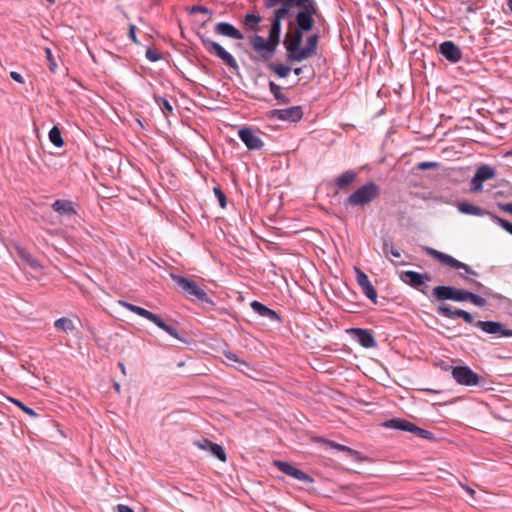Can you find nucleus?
I'll return each mask as SVG.
<instances>
[{
  "instance_id": "1",
  "label": "nucleus",
  "mask_w": 512,
  "mask_h": 512,
  "mask_svg": "<svg viewBox=\"0 0 512 512\" xmlns=\"http://www.w3.org/2000/svg\"><path fill=\"white\" fill-rule=\"evenodd\" d=\"M303 34L299 32H287L284 37L286 59L289 62H302L316 54L318 35L312 34L307 38L306 46L301 47Z\"/></svg>"
},
{
  "instance_id": "2",
  "label": "nucleus",
  "mask_w": 512,
  "mask_h": 512,
  "mask_svg": "<svg viewBox=\"0 0 512 512\" xmlns=\"http://www.w3.org/2000/svg\"><path fill=\"white\" fill-rule=\"evenodd\" d=\"M317 12L318 8L314 0H303L301 2L300 10L296 14L295 19L297 27L293 32H299L303 34V32L311 31L314 27L313 16L317 14Z\"/></svg>"
},
{
  "instance_id": "3",
  "label": "nucleus",
  "mask_w": 512,
  "mask_h": 512,
  "mask_svg": "<svg viewBox=\"0 0 512 512\" xmlns=\"http://www.w3.org/2000/svg\"><path fill=\"white\" fill-rule=\"evenodd\" d=\"M379 194V186L374 182H369L354 191L346 201L351 206H364L371 203Z\"/></svg>"
},
{
  "instance_id": "4",
  "label": "nucleus",
  "mask_w": 512,
  "mask_h": 512,
  "mask_svg": "<svg viewBox=\"0 0 512 512\" xmlns=\"http://www.w3.org/2000/svg\"><path fill=\"white\" fill-rule=\"evenodd\" d=\"M302 1L303 0H263V3L267 9L275 8L273 18L282 21L290 15L294 7L300 8Z\"/></svg>"
},
{
  "instance_id": "5",
  "label": "nucleus",
  "mask_w": 512,
  "mask_h": 512,
  "mask_svg": "<svg viewBox=\"0 0 512 512\" xmlns=\"http://www.w3.org/2000/svg\"><path fill=\"white\" fill-rule=\"evenodd\" d=\"M171 278L188 296L201 301L208 300L207 293L195 281L176 274H171Z\"/></svg>"
},
{
  "instance_id": "6",
  "label": "nucleus",
  "mask_w": 512,
  "mask_h": 512,
  "mask_svg": "<svg viewBox=\"0 0 512 512\" xmlns=\"http://www.w3.org/2000/svg\"><path fill=\"white\" fill-rule=\"evenodd\" d=\"M459 211L464 214L476 215V216L489 215L494 222H496L505 231H507L508 233H510L512 235V223H510L509 221H507L497 215H494L486 210H483L480 207L474 206L469 203H461L459 205Z\"/></svg>"
},
{
  "instance_id": "7",
  "label": "nucleus",
  "mask_w": 512,
  "mask_h": 512,
  "mask_svg": "<svg viewBox=\"0 0 512 512\" xmlns=\"http://www.w3.org/2000/svg\"><path fill=\"white\" fill-rule=\"evenodd\" d=\"M205 49L220 58L224 64L232 69H238V64L235 58L228 53L219 43L210 39H202Z\"/></svg>"
},
{
  "instance_id": "8",
  "label": "nucleus",
  "mask_w": 512,
  "mask_h": 512,
  "mask_svg": "<svg viewBox=\"0 0 512 512\" xmlns=\"http://www.w3.org/2000/svg\"><path fill=\"white\" fill-rule=\"evenodd\" d=\"M426 252L430 256L441 262L443 265H446L452 269H463L466 273L476 275V272L473 271L467 264L458 261L457 259L453 258L448 254L442 253L433 248H427Z\"/></svg>"
},
{
  "instance_id": "9",
  "label": "nucleus",
  "mask_w": 512,
  "mask_h": 512,
  "mask_svg": "<svg viewBox=\"0 0 512 512\" xmlns=\"http://www.w3.org/2000/svg\"><path fill=\"white\" fill-rule=\"evenodd\" d=\"M426 252L430 256L441 262L443 265H446L452 269H463L466 273L476 275V272L473 271L467 264L458 261L457 259L453 258L448 254L442 253L433 248H427Z\"/></svg>"
},
{
  "instance_id": "10",
  "label": "nucleus",
  "mask_w": 512,
  "mask_h": 512,
  "mask_svg": "<svg viewBox=\"0 0 512 512\" xmlns=\"http://www.w3.org/2000/svg\"><path fill=\"white\" fill-rule=\"evenodd\" d=\"M452 376L455 381L464 386H476L480 383V376L473 372L468 366H457L452 369Z\"/></svg>"
},
{
  "instance_id": "11",
  "label": "nucleus",
  "mask_w": 512,
  "mask_h": 512,
  "mask_svg": "<svg viewBox=\"0 0 512 512\" xmlns=\"http://www.w3.org/2000/svg\"><path fill=\"white\" fill-rule=\"evenodd\" d=\"M249 42L253 50L258 53L264 60L270 59L276 51L268 39H265L259 35H253L249 37Z\"/></svg>"
},
{
  "instance_id": "12",
  "label": "nucleus",
  "mask_w": 512,
  "mask_h": 512,
  "mask_svg": "<svg viewBox=\"0 0 512 512\" xmlns=\"http://www.w3.org/2000/svg\"><path fill=\"white\" fill-rule=\"evenodd\" d=\"M401 280L409 286L419 290L423 294H426L424 290L425 284L431 280L429 274H421L416 271H404L400 275Z\"/></svg>"
},
{
  "instance_id": "13",
  "label": "nucleus",
  "mask_w": 512,
  "mask_h": 512,
  "mask_svg": "<svg viewBox=\"0 0 512 512\" xmlns=\"http://www.w3.org/2000/svg\"><path fill=\"white\" fill-rule=\"evenodd\" d=\"M238 136L249 150H259L264 145L261 138L251 128L245 127L240 129Z\"/></svg>"
},
{
  "instance_id": "14",
  "label": "nucleus",
  "mask_w": 512,
  "mask_h": 512,
  "mask_svg": "<svg viewBox=\"0 0 512 512\" xmlns=\"http://www.w3.org/2000/svg\"><path fill=\"white\" fill-rule=\"evenodd\" d=\"M356 280L358 285L361 287L362 292L365 296L370 299L373 303L377 302V292L371 282L368 279V276L359 268L355 267Z\"/></svg>"
},
{
  "instance_id": "15",
  "label": "nucleus",
  "mask_w": 512,
  "mask_h": 512,
  "mask_svg": "<svg viewBox=\"0 0 512 512\" xmlns=\"http://www.w3.org/2000/svg\"><path fill=\"white\" fill-rule=\"evenodd\" d=\"M476 326L488 334H498L502 337H511L512 330L506 329L500 322L495 321H478Z\"/></svg>"
},
{
  "instance_id": "16",
  "label": "nucleus",
  "mask_w": 512,
  "mask_h": 512,
  "mask_svg": "<svg viewBox=\"0 0 512 512\" xmlns=\"http://www.w3.org/2000/svg\"><path fill=\"white\" fill-rule=\"evenodd\" d=\"M439 52L452 63H457L462 57L460 48L452 41H445L441 43L439 46Z\"/></svg>"
},
{
  "instance_id": "17",
  "label": "nucleus",
  "mask_w": 512,
  "mask_h": 512,
  "mask_svg": "<svg viewBox=\"0 0 512 512\" xmlns=\"http://www.w3.org/2000/svg\"><path fill=\"white\" fill-rule=\"evenodd\" d=\"M274 466L277 467L285 475L295 478L297 480H312L307 474L296 468L290 463L276 460L273 462Z\"/></svg>"
},
{
  "instance_id": "18",
  "label": "nucleus",
  "mask_w": 512,
  "mask_h": 512,
  "mask_svg": "<svg viewBox=\"0 0 512 512\" xmlns=\"http://www.w3.org/2000/svg\"><path fill=\"white\" fill-rule=\"evenodd\" d=\"M436 311L439 315H442L446 318L454 319V318L458 317V318H462L465 322H467L469 324L473 323L472 315L469 312L462 310V309H456L455 311H453L447 305H440L437 307Z\"/></svg>"
},
{
  "instance_id": "19",
  "label": "nucleus",
  "mask_w": 512,
  "mask_h": 512,
  "mask_svg": "<svg viewBox=\"0 0 512 512\" xmlns=\"http://www.w3.org/2000/svg\"><path fill=\"white\" fill-rule=\"evenodd\" d=\"M126 310H128V301L127 300H112L107 304L108 313L115 319L124 321V317L126 315Z\"/></svg>"
},
{
  "instance_id": "20",
  "label": "nucleus",
  "mask_w": 512,
  "mask_h": 512,
  "mask_svg": "<svg viewBox=\"0 0 512 512\" xmlns=\"http://www.w3.org/2000/svg\"><path fill=\"white\" fill-rule=\"evenodd\" d=\"M153 39L149 34H143L142 49L137 50L138 54L144 53L145 57L151 61L156 62L161 58V54L152 48Z\"/></svg>"
},
{
  "instance_id": "21",
  "label": "nucleus",
  "mask_w": 512,
  "mask_h": 512,
  "mask_svg": "<svg viewBox=\"0 0 512 512\" xmlns=\"http://www.w3.org/2000/svg\"><path fill=\"white\" fill-rule=\"evenodd\" d=\"M214 32L218 35L226 36L235 40H242L244 38V35L237 28L227 22H220L216 24Z\"/></svg>"
},
{
  "instance_id": "22",
  "label": "nucleus",
  "mask_w": 512,
  "mask_h": 512,
  "mask_svg": "<svg viewBox=\"0 0 512 512\" xmlns=\"http://www.w3.org/2000/svg\"><path fill=\"white\" fill-rule=\"evenodd\" d=\"M197 445L199 448L210 452L213 456H215L220 461L225 462L227 460L226 453L221 445H219L217 443H213L208 439H203V440L197 442Z\"/></svg>"
},
{
  "instance_id": "23",
  "label": "nucleus",
  "mask_w": 512,
  "mask_h": 512,
  "mask_svg": "<svg viewBox=\"0 0 512 512\" xmlns=\"http://www.w3.org/2000/svg\"><path fill=\"white\" fill-rule=\"evenodd\" d=\"M353 332L356 335L357 341L362 347L373 348L376 346V340L370 331L356 328L353 329Z\"/></svg>"
},
{
  "instance_id": "24",
  "label": "nucleus",
  "mask_w": 512,
  "mask_h": 512,
  "mask_svg": "<svg viewBox=\"0 0 512 512\" xmlns=\"http://www.w3.org/2000/svg\"><path fill=\"white\" fill-rule=\"evenodd\" d=\"M52 209L60 215H75L77 212L74 208V203L66 199H57L52 204Z\"/></svg>"
},
{
  "instance_id": "25",
  "label": "nucleus",
  "mask_w": 512,
  "mask_h": 512,
  "mask_svg": "<svg viewBox=\"0 0 512 512\" xmlns=\"http://www.w3.org/2000/svg\"><path fill=\"white\" fill-rule=\"evenodd\" d=\"M357 178V173L352 170H347L335 179V185L338 190H348L349 186L354 183Z\"/></svg>"
},
{
  "instance_id": "26",
  "label": "nucleus",
  "mask_w": 512,
  "mask_h": 512,
  "mask_svg": "<svg viewBox=\"0 0 512 512\" xmlns=\"http://www.w3.org/2000/svg\"><path fill=\"white\" fill-rule=\"evenodd\" d=\"M323 442L327 446H329L333 449L345 452L347 454V456L352 458L354 461L360 462L364 459V457L362 456V454L360 452L353 450L352 448H350L348 446H345V445H342V444H339V443H336V442L330 441V440H324Z\"/></svg>"
},
{
  "instance_id": "27",
  "label": "nucleus",
  "mask_w": 512,
  "mask_h": 512,
  "mask_svg": "<svg viewBox=\"0 0 512 512\" xmlns=\"http://www.w3.org/2000/svg\"><path fill=\"white\" fill-rule=\"evenodd\" d=\"M250 306L254 312H256L258 315L262 317L268 318L271 321L279 320V316L274 310L268 308L267 306L258 301L251 302Z\"/></svg>"
},
{
  "instance_id": "28",
  "label": "nucleus",
  "mask_w": 512,
  "mask_h": 512,
  "mask_svg": "<svg viewBox=\"0 0 512 512\" xmlns=\"http://www.w3.org/2000/svg\"><path fill=\"white\" fill-rule=\"evenodd\" d=\"M454 287L452 286H436L433 288L432 295L437 301H453Z\"/></svg>"
},
{
  "instance_id": "29",
  "label": "nucleus",
  "mask_w": 512,
  "mask_h": 512,
  "mask_svg": "<svg viewBox=\"0 0 512 512\" xmlns=\"http://www.w3.org/2000/svg\"><path fill=\"white\" fill-rule=\"evenodd\" d=\"M261 22L262 17L253 13H247L242 20L244 29L250 32H257Z\"/></svg>"
},
{
  "instance_id": "30",
  "label": "nucleus",
  "mask_w": 512,
  "mask_h": 512,
  "mask_svg": "<svg viewBox=\"0 0 512 512\" xmlns=\"http://www.w3.org/2000/svg\"><path fill=\"white\" fill-rule=\"evenodd\" d=\"M281 27V21L276 18H272L268 40L276 48L280 43Z\"/></svg>"
},
{
  "instance_id": "31",
  "label": "nucleus",
  "mask_w": 512,
  "mask_h": 512,
  "mask_svg": "<svg viewBox=\"0 0 512 512\" xmlns=\"http://www.w3.org/2000/svg\"><path fill=\"white\" fill-rule=\"evenodd\" d=\"M383 426L386 428H390V429H397V430L410 432L411 427H412V422L407 421L405 419H401V418H394V419L385 421L383 423Z\"/></svg>"
},
{
  "instance_id": "32",
  "label": "nucleus",
  "mask_w": 512,
  "mask_h": 512,
  "mask_svg": "<svg viewBox=\"0 0 512 512\" xmlns=\"http://www.w3.org/2000/svg\"><path fill=\"white\" fill-rule=\"evenodd\" d=\"M279 119L298 121L302 117V111L300 107H291L278 111Z\"/></svg>"
},
{
  "instance_id": "33",
  "label": "nucleus",
  "mask_w": 512,
  "mask_h": 512,
  "mask_svg": "<svg viewBox=\"0 0 512 512\" xmlns=\"http://www.w3.org/2000/svg\"><path fill=\"white\" fill-rule=\"evenodd\" d=\"M495 177V170L490 166L483 165L475 173V181H486Z\"/></svg>"
},
{
  "instance_id": "34",
  "label": "nucleus",
  "mask_w": 512,
  "mask_h": 512,
  "mask_svg": "<svg viewBox=\"0 0 512 512\" xmlns=\"http://www.w3.org/2000/svg\"><path fill=\"white\" fill-rule=\"evenodd\" d=\"M223 355L225 356V358H226L229 362H231V363H237V364H238V366H237L236 368H237L239 371L244 372V369H245V368H246V369H248V368H249V364H248L246 361H244V360L240 359V358L238 357V355H237V354H235V353H233V352H231V351H223Z\"/></svg>"
},
{
  "instance_id": "35",
  "label": "nucleus",
  "mask_w": 512,
  "mask_h": 512,
  "mask_svg": "<svg viewBox=\"0 0 512 512\" xmlns=\"http://www.w3.org/2000/svg\"><path fill=\"white\" fill-rule=\"evenodd\" d=\"M130 311L138 314L141 317H144V318L150 320L154 324L156 323L157 320H159V316L157 314H154V313H152L142 307L136 306V305L130 304Z\"/></svg>"
},
{
  "instance_id": "36",
  "label": "nucleus",
  "mask_w": 512,
  "mask_h": 512,
  "mask_svg": "<svg viewBox=\"0 0 512 512\" xmlns=\"http://www.w3.org/2000/svg\"><path fill=\"white\" fill-rule=\"evenodd\" d=\"M49 140L56 147H62L64 145V140L62 138V134L60 129L57 126H53L49 131Z\"/></svg>"
},
{
  "instance_id": "37",
  "label": "nucleus",
  "mask_w": 512,
  "mask_h": 512,
  "mask_svg": "<svg viewBox=\"0 0 512 512\" xmlns=\"http://www.w3.org/2000/svg\"><path fill=\"white\" fill-rule=\"evenodd\" d=\"M54 327L56 330L63 331V332L72 331L75 328L73 321L67 317H62V318L57 319L54 322Z\"/></svg>"
},
{
  "instance_id": "38",
  "label": "nucleus",
  "mask_w": 512,
  "mask_h": 512,
  "mask_svg": "<svg viewBox=\"0 0 512 512\" xmlns=\"http://www.w3.org/2000/svg\"><path fill=\"white\" fill-rule=\"evenodd\" d=\"M269 69L274 72L278 77L285 78L289 75L291 68L281 63L269 64Z\"/></svg>"
},
{
  "instance_id": "39",
  "label": "nucleus",
  "mask_w": 512,
  "mask_h": 512,
  "mask_svg": "<svg viewBox=\"0 0 512 512\" xmlns=\"http://www.w3.org/2000/svg\"><path fill=\"white\" fill-rule=\"evenodd\" d=\"M144 32L137 29L134 25H130V40L138 47V50L142 49Z\"/></svg>"
},
{
  "instance_id": "40",
  "label": "nucleus",
  "mask_w": 512,
  "mask_h": 512,
  "mask_svg": "<svg viewBox=\"0 0 512 512\" xmlns=\"http://www.w3.org/2000/svg\"><path fill=\"white\" fill-rule=\"evenodd\" d=\"M156 326H158L159 328L163 329L164 331H166L169 335H171L172 337L178 339V340H183L176 328L174 326H171V325H167L162 319L161 317L159 316V320L156 321L155 323Z\"/></svg>"
},
{
  "instance_id": "41",
  "label": "nucleus",
  "mask_w": 512,
  "mask_h": 512,
  "mask_svg": "<svg viewBox=\"0 0 512 512\" xmlns=\"http://www.w3.org/2000/svg\"><path fill=\"white\" fill-rule=\"evenodd\" d=\"M8 400L11 403L15 404L18 408H20L24 413H26L30 417H38L39 416V414L35 410L28 407L26 404H24L20 400L12 398V397H8Z\"/></svg>"
},
{
  "instance_id": "42",
  "label": "nucleus",
  "mask_w": 512,
  "mask_h": 512,
  "mask_svg": "<svg viewBox=\"0 0 512 512\" xmlns=\"http://www.w3.org/2000/svg\"><path fill=\"white\" fill-rule=\"evenodd\" d=\"M410 433H412L420 438H423V439H431L433 437V434L430 431L424 430V429L416 426L414 423H412Z\"/></svg>"
},
{
  "instance_id": "43",
  "label": "nucleus",
  "mask_w": 512,
  "mask_h": 512,
  "mask_svg": "<svg viewBox=\"0 0 512 512\" xmlns=\"http://www.w3.org/2000/svg\"><path fill=\"white\" fill-rule=\"evenodd\" d=\"M469 295H470L469 291H466L464 289H457V288L454 287L453 301H455V302L468 301V296Z\"/></svg>"
},
{
  "instance_id": "44",
  "label": "nucleus",
  "mask_w": 512,
  "mask_h": 512,
  "mask_svg": "<svg viewBox=\"0 0 512 512\" xmlns=\"http://www.w3.org/2000/svg\"><path fill=\"white\" fill-rule=\"evenodd\" d=\"M157 103H158L160 109L162 110V112L166 116L173 113V107L167 99L159 98V99H157Z\"/></svg>"
},
{
  "instance_id": "45",
  "label": "nucleus",
  "mask_w": 512,
  "mask_h": 512,
  "mask_svg": "<svg viewBox=\"0 0 512 512\" xmlns=\"http://www.w3.org/2000/svg\"><path fill=\"white\" fill-rule=\"evenodd\" d=\"M270 91L274 95V97L278 100L285 101V96L281 92V87L274 82L269 83Z\"/></svg>"
},
{
  "instance_id": "46",
  "label": "nucleus",
  "mask_w": 512,
  "mask_h": 512,
  "mask_svg": "<svg viewBox=\"0 0 512 512\" xmlns=\"http://www.w3.org/2000/svg\"><path fill=\"white\" fill-rule=\"evenodd\" d=\"M213 192L221 206V208H225L227 206V198L223 191L219 187H214Z\"/></svg>"
},
{
  "instance_id": "47",
  "label": "nucleus",
  "mask_w": 512,
  "mask_h": 512,
  "mask_svg": "<svg viewBox=\"0 0 512 512\" xmlns=\"http://www.w3.org/2000/svg\"><path fill=\"white\" fill-rule=\"evenodd\" d=\"M468 301H470L472 304L483 307L486 305V300L472 292H470V295L468 296Z\"/></svg>"
},
{
  "instance_id": "48",
  "label": "nucleus",
  "mask_w": 512,
  "mask_h": 512,
  "mask_svg": "<svg viewBox=\"0 0 512 512\" xmlns=\"http://www.w3.org/2000/svg\"><path fill=\"white\" fill-rule=\"evenodd\" d=\"M45 53H46V57H47V60L49 61V67H50V70L52 72H55L56 70V67H57V64L56 62L54 61V58H53V55H52V51L50 48H46L45 49Z\"/></svg>"
},
{
  "instance_id": "49",
  "label": "nucleus",
  "mask_w": 512,
  "mask_h": 512,
  "mask_svg": "<svg viewBox=\"0 0 512 512\" xmlns=\"http://www.w3.org/2000/svg\"><path fill=\"white\" fill-rule=\"evenodd\" d=\"M192 12H194V13H202V14L208 15V20H210L211 16H212L211 10H209L208 8H206L204 6H194L192 8Z\"/></svg>"
},
{
  "instance_id": "50",
  "label": "nucleus",
  "mask_w": 512,
  "mask_h": 512,
  "mask_svg": "<svg viewBox=\"0 0 512 512\" xmlns=\"http://www.w3.org/2000/svg\"><path fill=\"white\" fill-rule=\"evenodd\" d=\"M384 252L386 254L390 253L393 257H396V258H399L401 256L400 252L393 245L389 246L388 243L384 244Z\"/></svg>"
},
{
  "instance_id": "51",
  "label": "nucleus",
  "mask_w": 512,
  "mask_h": 512,
  "mask_svg": "<svg viewBox=\"0 0 512 512\" xmlns=\"http://www.w3.org/2000/svg\"><path fill=\"white\" fill-rule=\"evenodd\" d=\"M436 166H437V163H435V162H420L417 167L419 170H428V169L435 168Z\"/></svg>"
},
{
  "instance_id": "52",
  "label": "nucleus",
  "mask_w": 512,
  "mask_h": 512,
  "mask_svg": "<svg viewBox=\"0 0 512 512\" xmlns=\"http://www.w3.org/2000/svg\"><path fill=\"white\" fill-rule=\"evenodd\" d=\"M482 184H483V181H475V175H474L472 178V181H471V191H473V192L480 191L482 189Z\"/></svg>"
},
{
  "instance_id": "53",
  "label": "nucleus",
  "mask_w": 512,
  "mask_h": 512,
  "mask_svg": "<svg viewBox=\"0 0 512 512\" xmlns=\"http://www.w3.org/2000/svg\"><path fill=\"white\" fill-rule=\"evenodd\" d=\"M10 76H11V78L13 80H15L18 83H23L24 82V79H23L22 75L20 73H18V72L12 71L10 73Z\"/></svg>"
},
{
  "instance_id": "54",
  "label": "nucleus",
  "mask_w": 512,
  "mask_h": 512,
  "mask_svg": "<svg viewBox=\"0 0 512 512\" xmlns=\"http://www.w3.org/2000/svg\"><path fill=\"white\" fill-rule=\"evenodd\" d=\"M499 208L504 212L512 214V203L499 204Z\"/></svg>"
},
{
  "instance_id": "55",
  "label": "nucleus",
  "mask_w": 512,
  "mask_h": 512,
  "mask_svg": "<svg viewBox=\"0 0 512 512\" xmlns=\"http://www.w3.org/2000/svg\"><path fill=\"white\" fill-rule=\"evenodd\" d=\"M459 483H460L461 488H463L464 490H466V491H467V493H469L471 496H473V495H474L475 490H474L472 487L467 486V485H466L465 483H463V482H459Z\"/></svg>"
},
{
  "instance_id": "56",
  "label": "nucleus",
  "mask_w": 512,
  "mask_h": 512,
  "mask_svg": "<svg viewBox=\"0 0 512 512\" xmlns=\"http://www.w3.org/2000/svg\"><path fill=\"white\" fill-rule=\"evenodd\" d=\"M118 512H128V505H118L117 506Z\"/></svg>"
},
{
  "instance_id": "57",
  "label": "nucleus",
  "mask_w": 512,
  "mask_h": 512,
  "mask_svg": "<svg viewBox=\"0 0 512 512\" xmlns=\"http://www.w3.org/2000/svg\"><path fill=\"white\" fill-rule=\"evenodd\" d=\"M468 280H469V282L473 283L476 287H479V288L483 287V285L480 282H478V281H475V280H472V279H468Z\"/></svg>"
},
{
  "instance_id": "58",
  "label": "nucleus",
  "mask_w": 512,
  "mask_h": 512,
  "mask_svg": "<svg viewBox=\"0 0 512 512\" xmlns=\"http://www.w3.org/2000/svg\"><path fill=\"white\" fill-rule=\"evenodd\" d=\"M302 70H303V69H302L301 67H297V68H295V69H294V73H295L296 75H300V74L302 73Z\"/></svg>"
},
{
  "instance_id": "59",
  "label": "nucleus",
  "mask_w": 512,
  "mask_h": 512,
  "mask_svg": "<svg viewBox=\"0 0 512 512\" xmlns=\"http://www.w3.org/2000/svg\"><path fill=\"white\" fill-rule=\"evenodd\" d=\"M118 365H119V367H120V369H121L122 373H123V374H125V365H124V363L119 362V364H118Z\"/></svg>"
},
{
  "instance_id": "60",
  "label": "nucleus",
  "mask_w": 512,
  "mask_h": 512,
  "mask_svg": "<svg viewBox=\"0 0 512 512\" xmlns=\"http://www.w3.org/2000/svg\"><path fill=\"white\" fill-rule=\"evenodd\" d=\"M114 387H115V390H116L117 392H119V390H120V385H119L118 383H115V384H114Z\"/></svg>"
},
{
  "instance_id": "61",
  "label": "nucleus",
  "mask_w": 512,
  "mask_h": 512,
  "mask_svg": "<svg viewBox=\"0 0 512 512\" xmlns=\"http://www.w3.org/2000/svg\"><path fill=\"white\" fill-rule=\"evenodd\" d=\"M508 7H509V9L512 12V0H508Z\"/></svg>"
},
{
  "instance_id": "62",
  "label": "nucleus",
  "mask_w": 512,
  "mask_h": 512,
  "mask_svg": "<svg viewBox=\"0 0 512 512\" xmlns=\"http://www.w3.org/2000/svg\"><path fill=\"white\" fill-rule=\"evenodd\" d=\"M47 2H49L50 4H54L56 2V0H46Z\"/></svg>"
},
{
  "instance_id": "63",
  "label": "nucleus",
  "mask_w": 512,
  "mask_h": 512,
  "mask_svg": "<svg viewBox=\"0 0 512 512\" xmlns=\"http://www.w3.org/2000/svg\"><path fill=\"white\" fill-rule=\"evenodd\" d=\"M507 154L512 156V149Z\"/></svg>"
},
{
  "instance_id": "64",
  "label": "nucleus",
  "mask_w": 512,
  "mask_h": 512,
  "mask_svg": "<svg viewBox=\"0 0 512 512\" xmlns=\"http://www.w3.org/2000/svg\"><path fill=\"white\" fill-rule=\"evenodd\" d=\"M130 512H133V510H132V509H130Z\"/></svg>"
}]
</instances>
